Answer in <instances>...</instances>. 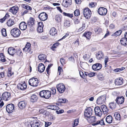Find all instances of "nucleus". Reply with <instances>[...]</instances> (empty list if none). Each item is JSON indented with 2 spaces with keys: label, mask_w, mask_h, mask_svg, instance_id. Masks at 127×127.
<instances>
[{
  "label": "nucleus",
  "mask_w": 127,
  "mask_h": 127,
  "mask_svg": "<svg viewBox=\"0 0 127 127\" xmlns=\"http://www.w3.org/2000/svg\"><path fill=\"white\" fill-rule=\"evenodd\" d=\"M51 93L48 90H43L40 92L39 95L42 97L49 99L51 97Z\"/></svg>",
  "instance_id": "obj_1"
},
{
  "label": "nucleus",
  "mask_w": 127,
  "mask_h": 127,
  "mask_svg": "<svg viewBox=\"0 0 127 127\" xmlns=\"http://www.w3.org/2000/svg\"><path fill=\"white\" fill-rule=\"evenodd\" d=\"M39 81L37 78L33 77L29 81V84L33 87H36L38 85Z\"/></svg>",
  "instance_id": "obj_2"
},
{
  "label": "nucleus",
  "mask_w": 127,
  "mask_h": 127,
  "mask_svg": "<svg viewBox=\"0 0 127 127\" xmlns=\"http://www.w3.org/2000/svg\"><path fill=\"white\" fill-rule=\"evenodd\" d=\"M10 33L13 37H17L20 36L21 34V32L18 28H15L11 30Z\"/></svg>",
  "instance_id": "obj_3"
},
{
  "label": "nucleus",
  "mask_w": 127,
  "mask_h": 127,
  "mask_svg": "<svg viewBox=\"0 0 127 127\" xmlns=\"http://www.w3.org/2000/svg\"><path fill=\"white\" fill-rule=\"evenodd\" d=\"M83 13L84 17L88 19L90 18L92 13L90 10L88 8H85L84 9Z\"/></svg>",
  "instance_id": "obj_4"
},
{
  "label": "nucleus",
  "mask_w": 127,
  "mask_h": 127,
  "mask_svg": "<svg viewBox=\"0 0 127 127\" xmlns=\"http://www.w3.org/2000/svg\"><path fill=\"white\" fill-rule=\"evenodd\" d=\"M106 97V96L105 95L99 96L97 99L96 101L97 103L98 104H103L105 102Z\"/></svg>",
  "instance_id": "obj_5"
},
{
  "label": "nucleus",
  "mask_w": 127,
  "mask_h": 127,
  "mask_svg": "<svg viewBox=\"0 0 127 127\" xmlns=\"http://www.w3.org/2000/svg\"><path fill=\"white\" fill-rule=\"evenodd\" d=\"M14 106L12 103L7 104L6 107V109L7 112L9 113H11L14 111Z\"/></svg>",
  "instance_id": "obj_6"
},
{
  "label": "nucleus",
  "mask_w": 127,
  "mask_h": 127,
  "mask_svg": "<svg viewBox=\"0 0 127 127\" xmlns=\"http://www.w3.org/2000/svg\"><path fill=\"white\" fill-rule=\"evenodd\" d=\"M57 88L58 91L60 93H63L65 89V87L64 85L62 83L58 84L57 86Z\"/></svg>",
  "instance_id": "obj_7"
},
{
  "label": "nucleus",
  "mask_w": 127,
  "mask_h": 127,
  "mask_svg": "<svg viewBox=\"0 0 127 127\" xmlns=\"http://www.w3.org/2000/svg\"><path fill=\"white\" fill-rule=\"evenodd\" d=\"M92 110L90 107H88L86 109L84 112L85 116L88 118L92 114Z\"/></svg>",
  "instance_id": "obj_8"
},
{
  "label": "nucleus",
  "mask_w": 127,
  "mask_h": 127,
  "mask_svg": "<svg viewBox=\"0 0 127 127\" xmlns=\"http://www.w3.org/2000/svg\"><path fill=\"white\" fill-rule=\"evenodd\" d=\"M97 12L98 14L101 15H105L107 14V10L105 8L100 7L98 8Z\"/></svg>",
  "instance_id": "obj_9"
},
{
  "label": "nucleus",
  "mask_w": 127,
  "mask_h": 127,
  "mask_svg": "<svg viewBox=\"0 0 127 127\" xmlns=\"http://www.w3.org/2000/svg\"><path fill=\"white\" fill-rule=\"evenodd\" d=\"M2 95L3 99L5 101L8 100L10 98V94L7 92L3 93Z\"/></svg>",
  "instance_id": "obj_10"
},
{
  "label": "nucleus",
  "mask_w": 127,
  "mask_h": 127,
  "mask_svg": "<svg viewBox=\"0 0 127 127\" xmlns=\"http://www.w3.org/2000/svg\"><path fill=\"white\" fill-rule=\"evenodd\" d=\"M38 18L40 20L44 21L48 18L47 14L45 12L40 13L38 15Z\"/></svg>",
  "instance_id": "obj_11"
},
{
  "label": "nucleus",
  "mask_w": 127,
  "mask_h": 127,
  "mask_svg": "<svg viewBox=\"0 0 127 127\" xmlns=\"http://www.w3.org/2000/svg\"><path fill=\"white\" fill-rule=\"evenodd\" d=\"M95 115L99 117H101L102 114V112L99 107L96 106L95 108Z\"/></svg>",
  "instance_id": "obj_12"
},
{
  "label": "nucleus",
  "mask_w": 127,
  "mask_h": 127,
  "mask_svg": "<svg viewBox=\"0 0 127 127\" xmlns=\"http://www.w3.org/2000/svg\"><path fill=\"white\" fill-rule=\"evenodd\" d=\"M124 100L125 98L124 96H119L117 97L115 101L118 104H121L124 102Z\"/></svg>",
  "instance_id": "obj_13"
},
{
  "label": "nucleus",
  "mask_w": 127,
  "mask_h": 127,
  "mask_svg": "<svg viewBox=\"0 0 127 127\" xmlns=\"http://www.w3.org/2000/svg\"><path fill=\"white\" fill-rule=\"evenodd\" d=\"M27 87V85L25 82L23 83L19 84L17 85L18 89L22 90H25Z\"/></svg>",
  "instance_id": "obj_14"
},
{
  "label": "nucleus",
  "mask_w": 127,
  "mask_h": 127,
  "mask_svg": "<svg viewBox=\"0 0 127 127\" xmlns=\"http://www.w3.org/2000/svg\"><path fill=\"white\" fill-rule=\"evenodd\" d=\"M27 105V102L26 101H20L18 104V107L21 109L24 108Z\"/></svg>",
  "instance_id": "obj_15"
},
{
  "label": "nucleus",
  "mask_w": 127,
  "mask_h": 127,
  "mask_svg": "<svg viewBox=\"0 0 127 127\" xmlns=\"http://www.w3.org/2000/svg\"><path fill=\"white\" fill-rule=\"evenodd\" d=\"M34 20L33 18L30 17L29 19L27 22V24L30 27V28H32V29L33 30V28L32 27V26L34 24Z\"/></svg>",
  "instance_id": "obj_16"
},
{
  "label": "nucleus",
  "mask_w": 127,
  "mask_h": 127,
  "mask_svg": "<svg viewBox=\"0 0 127 127\" xmlns=\"http://www.w3.org/2000/svg\"><path fill=\"white\" fill-rule=\"evenodd\" d=\"M16 51V50L13 47L9 48L8 50V53L10 55L13 56Z\"/></svg>",
  "instance_id": "obj_17"
},
{
  "label": "nucleus",
  "mask_w": 127,
  "mask_h": 127,
  "mask_svg": "<svg viewBox=\"0 0 127 127\" xmlns=\"http://www.w3.org/2000/svg\"><path fill=\"white\" fill-rule=\"evenodd\" d=\"M19 8L17 6H14L10 8L9 11L13 14H15L17 12Z\"/></svg>",
  "instance_id": "obj_18"
},
{
  "label": "nucleus",
  "mask_w": 127,
  "mask_h": 127,
  "mask_svg": "<svg viewBox=\"0 0 127 127\" xmlns=\"http://www.w3.org/2000/svg\"><path fill=\"white\" fill-rule=\"evenodd\" d=\"M45 67L44 64L41 63L39 64L37 68L38 71L40 73L43 72L45 70Z\"/></svg>",
  "instance_id": "obj_19"
},
{
  "label": "nucleus",
  "mask_w": 127,
  "mask_h": 127,
  "mask_svg": "<svg viewBox=\"0 0 127 127\" xmlns=\"http://www.w3.org/2000/svg\"><path fill=\"white\" fill-rule=\"evenodd\" d=\"M26 24L24 22H21L19 24V28L22 30H25L27 28Z\"/></svg>",
  "instance_id": "obj_20"
},
{
  "label": "nucleus",
  "mask_w": 127,
  "mask_h": 127,
  "mask_svg": "<svg viewBox=\"0 0 127 127\" xmlns=\"http://www.w3.org/2000/svg\"><path fill=\"white\" fill-rule=\"evenodd\" d=\"M96 56L98 60H101L103 58L104 55L102 51H100L96 53Z\"/></svg>",
  "instance_id": "obj_21"
},
{
  "label": "nucleus",
  "mask_w": 127,
  "mask_h": 127,
  "mask_svg": "<svg viewBox=\"0 0 127 127\" xmlns=\"http://www.w3.org/2000/svg\"><path fill=\"white\" fill-rule=\"evenodd\" d=\"M57 31L54 27H53L51 29L50 31V33L51 35L55 36L57 34Z\"/></svg>",
  "instance_id": "obj_22"
},
{
  "label": "nucleus",
  "mask_w": 127,
  "mask_h": 127,
  "mask_svg": "<svg viewBox=\"0 0 127 127\" xmlns=\"http://www.w3.org/2000/svg\"><path fill=\"white\" fill-rule=\"evenodd\" d=\"M99 124L101 126L105 125L103 119H102L100 121L98 120L97 121L96 123H93L92 125L93 126H95Z\"/></svg>",
  "instance_id": "obj_23"
},
{
  "label": "nucleus",
  "mask_w": 127,
  "mask_h": 127,
  "mask_svg": "<svg viewBox=\"0 0 127 127\" xmlns=\"http://www.w3.org/2000/svg\"><path fill=\"white\" fill-rule=\"evenodd\" d=\"M92 34V32H91L88 31L85 32L83 34V36L86 37L87 39H89Z\"/></svg>",
  "instance_id": "obj_24"
},
{
  "label": "nucleus",
  "mask_w": 127,
  "mask_h": 127,
  "mask_svg": "<svg viewBox=\"0 0 127 127\" xmlns=\"http://www.w3.org/2000/svg\"><path fill=\"white\" fill-rule=\"evenodd\" d=\"M101 108L102 112H103L104 113L106 114L108 113V109L106 105H102L101 106Z\"/></svg>",
  "instance_id": "obj_25"
},
{
  "label": "nucleus",
  "mask_w": 127,
  "mask_h": 127,
  "mask_svg": "<svg viewBox=\"0 0 127 127\" xmlns=\"http://www.w3.org/2000/svg\"><path fill=\"white\" fill-rule=\"evenodd\" d=\"M120 42L122 45L127 46V39L124 37H122L121 39Z\"/></svg>",
  "instance_id": "obj_26"
},
{
  "label": "nucleus",
  "mask_w": 127,
  "mask_h": 127,
  "mask_svg": "<svg viewBox=\"0 0 127 127\" xmlns=\"http://www.w3.org/2000/svg\"><path fill=\"white\" fill-rule=\"evenodd\" d=\"M123 79L122 78H119L115 80V84L116 85H121L123 83Z\"/></svg>",
  "instance_id": "obj_27"
},
{
  "label": "nucleus",
  "mask_w": 127,
  "mask_h": 127,
  "mask_svg": "<svg viewBox=\"0 0 127 127\" xmlns=\"http://www.w3.org/2000/svg\"><path fill=\"white\" fill-rule=\"evenodd\" d=\"M38 99L37 96L35 94L32 95L31 97V101L32 102H34L37 101Z\"/></svg>",
  "instance_id": "obj_28"
},
{
  "label": "nucleus",
  "mask_w": 127,
  "mask_h": 127,
  "mask_svg": "<svg viewBox=\"0 0 127 127\" xmlns=\"http://www.w3.org/2000/svg\"><path fill=\"white\" fill-rule=\"evenodd\" d=\"M106 121L108 124H110L112 123L113 121V119L112 116L110 115L107 116L106 118Z\"/></svg>",
  "instance_id": "obj_29"
},
{
  "label": "nucleus",
  "mask_w": 127,
  "mask_h": 127,
  "mask_svg": "<svg viewBox=\"0 0 127 127\" xmlns=\"http://www.w3.org/2000/svg\"><path fill=\"white\" fill-rule=\"evenodd\" d=\"M31 46L30 43L29 42L27 43L25 47L23 49V50L25 51L26 52L30 50Z\"/></svg>",
  "instance_id": "obj_30"
},
{
  "label": "nucleus",
  "mask_w": 127,
  "mask_h": 127,
  "mask_svg": "<svg viewBox=\"0 0 127 127\" xmlns=\"http://www.w3.org/2000/svg\"><path fill=\"white\" fill-rule=\"evenodd\" d=\"M15 24V22L14 20H12L11 19H9L7 21V24L9 27H11Z\"/></svg>",
  "instance_id": "obj_31"
},
{
  "label": "nucleus",
  "mask_w": 127,
  "mask_h": 127,
  "mask_svg": "<svg viewBox=\"0 0 127 127\" xmlns=\"http://www.w3.org/2000/svg\"><path fill=\"white\" fill-rule=\"evenodd\" d=\"M41 122L39 121L33 122L31 125V127H38L40 125Z\"/></svg>",
  "instance_id": "obj_32"
},
{
  "label": "nucleus",
  "mask_w": 127,
  "mask_h": 127,
  "mask_svg": "<svg viewBox=\"0 0 127 127\" xmlns=\"http://www.w3.org/2000/svg\"><path fill=\"white\" fill-rule=\"evenodd\" d=\"M47 108L49 109L55 110L58 109L59 107L55 105H48L47 106Z\"/></svg>",
  "instance_id": "obj_33"
},
{
  "label": "nucleus",
  "mask_w": 127,
  "mask_h": 127,
  "mask_svg": "<svg viewBox=\"0 0 127 127\" xmlns=\"http://www.w3.org/2000/svg\"><path fill=\"white\" fill-rule=\"evenodd\" d=\"M22 7L28 10H31L32 8L29 5L26 4H23L22 5Z\"/></svg>",
  "instance_id": "obj_34"
},
{
  "label": "nucleus",
  "mask_w": 127,
  "mask_h": 127,
  "mask_svg": "<svg viewBox=\"0 0 127 127\" xmlns=\"http://www.w3.org/2000/svg\"><path fill=\"white\" fill-rule=\"evenodd\" d=\"M62 16L60 15H56L55 17V20L58 22H59L61 21Z\"/></svg>",
  "instance_id": "obj_35"
},
{
  "label": "nucleus",
  "mask_w": 127,
  "mask_h": 127,
  "mask_svg": "<svg viewBox=\"0 0 127 127\" xmlns=\"http://www.w3.org/2000/svg\"><path fill=\"white\" fill-rule=\"evenodd\" d=\"M46 56L44 54H41L39 55L38 57L39 59L40 60H44L46 58Z\"/></svg>",
  "instance_id": "obj_36"
},
{
  "label": "nucleus",
  "mask_w": 127,
  "mask_h": 127,
  "mask_svg": "<svg viewBox=\"0 0 127 127\" xmlns=\"http://www.w3.org/2000/svg\"><path fill=\"white\" fill-rule=\"evenodd\" d=\"M109 106L110 108L113 109L116 107V103L114 102H112L109 104Z\"/></svg>",
  "instance_id": "obj_37"
},
{
  "label": "nucleus",
  "mask_w": 127,
  "mask_h": 127,
  "mask_svg": "<svg viewBox=\"0 0 127 127\" xmlns=\"http://www.w3.org/2000/svg\"><path fill=\"white\" fill-rule=\"evenodd\" d=\"M122 31L121 30H120L117 31L114 33H113L112 35L114 36H117L120 35L122 33Z\"/></svg>",
  "instance_id": "obj_38"
},
{
  "label": "nucleus",
  "mask_w": 127,
  "mask_h": 127,
  "mask_svg": "<svg viewBox=\"0 0 127 127\" xmlns=\"http://www.w3.org/2000/svg\"><path fill=\"white\" fill-rule=\"evenodd\" d=\"M71 25L70 21H69L65 20L64 23V26L66 27H68L70 26Z\"/></svg>",
  "instance_id": "obj_39"
},
{
  "label": "nucleus",
  "mask_w": 127,
  "mask_h": 127,
  "mask_svg": "<svg viewBox=\"0 0 127 127\" xmlns=\"http://www.w3.org/2000/svg\"><path fill=\"white\" fill-rule=\"evenodd\" d=\"M114 116L115 119L117 120H120L121 116L120 114L117 112H116L114 114Z\"/></svg>",
  "instance_id": "obj_40"
},
{
  "label": "nucleus",
  "mask_w": 127,
  "mask_h": 127,
  "mask_svg": "<svg viewBox=\"0 0 127 127\" xmlns=\"http://www.w3.org/2000/svg\"><path fill=\"white\" fill-rule=\"evenodd\" d=\"M59 44H60L58 42L54 44L51 47V49L52 50L54 51L55 49L54 48H56L58 46Z\"/></svg>",
  "instance_id": "obj_41"
},
{
  "label": "nucleus",
  "mask_w": 127,
  "mask_h": 127,
  "mask_svg": "<svg viewBox=\"0 0 127 127\" xmlns=\"http://www.w3.org/2000/svg\"><path fill=\"white\" fill-rule=\"evenodd\" d=\"M125 68L124 67H122L121 68H117L114 69L113 71L115 72H119L123 70Z\"/></svg>",
  "instance_id": "obj_42"
},
{
  "label": "nucleus",
  "mask_w": 127,
  "mask_h": 127,
  "mask_svg": "<svg viewBox=\"0 0 127 127\" xmlns=\"http://www.w3.org/2000/svg\"><path fill=\"white\" fill-rule=\"evenodd\" d=\"M97 78L99 80L102 81L103 80L104 77L102 74L100 73L97 75Z\"/></svg>",
  "instance_id": "obj_43"
},
{
  "label": "nucleus",
  "mask_w": 127,
  "mask_h": 127,
  "mask_svg": "<svg viewBox=\"0 0 127 127\" xmlns=\"http://www.w3.org/2000/svg\"><path fill=\"white\" fill-rule=\"evenodd\" d=\"M2 35L4 36L5 37L7 36L6 30L5 29L3 28L1 30Z\"/></svg>",
  "instance_id": "obj_44"
},
{
  "label": "nucleus",
  "mask_w": 127,
  "mask_h": 127,
  "mask_svg": "<svg viewBox=\"0 0 127 127\" xmlns=\"http://www.w3.org/2000/svg\"><path fill=\"white\" fill-rule=\"evenodd\" d=\"M88 119L90 121L92 122H95L96 121V118L95 116H90L89 117Z\"/></svg>",
  "instance_id": "obj_45"
},
{
  "label": "nucleus",
  "mask_w": 127,
  "mask_h": 127,
  "mask_svg": "<svg viewBox=\"0 0 127 127\" xmlns=\"http://www.w3.org/2000/svg\"><path fill=\"white\" fill-rule=\"evenodd\" d=\"M79 119H75L74 120L73 124L72 125V127H74L77 126L79 123Z\"/></svg>",
  "instance_id": "obj_46"
},
{
  "label": "nucleus",
  "mask_w": 127,
  "mask_h": 127,
  "mask_svg": "<svg viewBox=\"0 0 127 127\" xmlns=\"http://www.w3.org/2000/svg\"><path fill=\"white\" fill-rule=\"evenodd\" d=\"M63 15L65 16L71 18L73 17V14L69 13H67L65 12H64L63 13Z\"/></svg>",
  "instance_id": "obj_47"
},
{
  "label": "nucleus",
  "mask_w": 127,
  "mask_h": 127,
  "mask_svg": "<svg viewBox=\"0 0 127 127\" xmlns=\"http://www.w3.org/2000/svg\"><path fill=\"white\" fill-rule=\"evenodd\" d=\"M58 100V102L60 103H64L66 102V101H67L66 99L64 98H59Z\"/></svg>",
  "instance_id": "obj_48"
},
{
  "label": "nucleus",
  "mask_w": 127,
  "mask_h": 127,
  "mask_svg": "<svg viewBox=\"0 0 127 127\" xmlns=\"http://www.w3.org/2000/svg\"><path fill=\"white\" fill-rule=\"evenodd\" d=\"M109 58L107 56H106L104 60V64L105 67H106L107 66V63L108 62Z\"/></svg>",
  "instance_id": "obj_49"
},
{
  "label": "nucleus",
  "mask_w": 127,
  "mask_h": 127,
  "mask_svg": "<svg viewBox=\"0 0 127 127\" xmlns=\"http://www.w3.org/2000/svg\"><path fill=\"white\" fill-rule=\"evenodd\" d=\"M9 16V15L8 14H6L3 18L0 19V22L2 23L6 19L7 17H8Z\"/></svg>",
  "instance_id": "obj_50"
},
{
  "label": "nucleus",
  "mask_w": 127,
  "mask_h": 127,
  "mask_svg": "<svg viewBox=\"0 0 127 127\" xmlns=\"http://www.w3.org/2000/svg\"><path fill=\"white\" fill-rule=\"evenodd\" d=\"M74 15L76 16H78L80 15V10L79 9H76L74 12Z\"/></svg>",
  "instance_id": "obj_51"
},
{
  "label": "nucleus",
  "mask_w": 127,
  "mask_h": 127,
  "mask_svg": "<svg viewBox=\"0 0 127 127\" xmlns=\"http://www.w3.org/2000/svg\"><path fill=\"white\" fill-rule=\"evenodd\" d=\"M1 55L2 56V57L1 55L0 54V60H1L2 62H4L6 61V60L4 58V57H5L2 54Z\"/></svg>",
  "instance_id": "obj_52"
},
{
  "label": "nucleus",
  "mask_w": 127,
  "mask_h": 127,
  "mask_svg": "<svg viewBox=\"0 0 127 127\" xmlns=\"http://www.w3.org/2000/svg\"><path fill=\"white\" fill-rule=\"evenodd\" d=\"M63 5L65 7H68V5H70L65 0L64 1V0L63 2Z\"/></svg>",
  "instance_id": "obj_53"
},
{
  "label": "nucleus",
  "mask_w": 127,
  "mask_h": 127,
  "mask_svg": "<svg viewBox=\"0 0 127 127\" xmlns=\"http://www.w3.org/2000/svg\"><path fill=\"white\" fill-rule=\"evenodd\" d=\"M102 67V65L100 63H97V67L96 70H100Z\"/></svg>",
  "instance_id": "obj_54"
},
{
  "label": "nucleus",
  "mask_w": 127,
  "mask_h": 127,
  "mask_svg": "<svg viewBox=\"0 0 127 127\" xmlns=\"http://www.w3.org/2000/svg\"><path fill=\"white\" fill-rule=\"evenodd\" d=\"M7 75L8 77L10 76L13 74V73L12 72L11 70L9 69H8V71L7 72Z\"/></svg>",
  "instance_id": "obj_55"
},
{
  "label": "nucleus",
  "mask_w": 127,
  "mask_h": 127,
  "mask_svg": "<svg viewBox=\"0 0 127 127\" xmlns=\"http://www.w3.org/2000/svg\"><path fill=\"white\" fill-rule=\"evenodd\" d=\"M43 28L42 27H38L37 29L38 32H43Z\"/></svg>",
  "instance_id": "obj_56"
},
{
  "label": "nucleus",
  "mask_w": 127,
  "mask_h": 127,
  "mask_svg": "<svg viewBox=\"0 0 127 127\" xmlns=\"http://www.w3.org/2000/svg\"><path fill=\"white\" fill-rule=\"evenodd\" d=\"M96 73L94 72H91L89 73L88 76L90 77H92L95 76Z\"/></svg>",
  "instance_id": "obj_57"
},
{
  "label": "nucleus",
  "mask_w": 127,
  "mask_h": 127,
  "mask_svg": "<svg viewBox=\"0 0 127 127\" xmlns=\"http://www.w3.org/2000/svg\"><path fill=\"white\" fill-rule=\"evenodd\" d=\"M97 67V63L93 64L92 66V68L93 70L95 71H96L97 70L96 68Z\"/></svg>",
  "instance_id": "obj_58"
},
{
  "label": "nucleus",
  "mask_w": 127,
  "mask_h": 127,
  "mask_svg": "<svg viewBox=\"0 0 127 127\" xmlns=\"http://www.w3.org/2000/svg\"><path fill=\"white\" fill-rule=\"evenodd\" d=\"M83 58L85 60H87L89 58V55L86 54L83 55Z\"/></svg>",
  "instance_id": "obj_59"
},
{
  "label": "nucleus",
  "mask_w": 127,
  "mask_h": 127,
  "mask_svg": "<svg viewBox=\"0 0 127 127\" xmlns=\"http://www.w3.org/2000/svg\"><path fill=\"white\" fill-rule=\"evenodd\" d=\"M65 60L63 58L61 59L60 62L62 65L63 66L65 64Z\"/></svg>",
  "instance_id": "obj_60"
},
{
  "label": "nucleus",
  "mask_w": 127,
  "mask_h": 127,
  "mask_svg": "<svg viewBox=\"0 0 127 127\" xmlns=\"http://www.w3.org/2000/svg\"><path fill=\"white\" fill-rule=\"evenodd\" d=\"M64 112V110L63 109H61L59 111L57 110L56 111V113L58 114H61L63 113Z\"/></svg>",
  "instance_id": "obj_61"
},
{
  "label": "nucleus",
  "mask_w": 127,
  "mask_h": 127,
  "mask_svg": "<svg viewBox=\"0 0 127 127\" xmlns=\"http://www.w3.org/2000/svg\"><path fill=\"white\" fill-rule=\"evenodd\" d=\"M51 124L52 123L50 122H45V127H48L49 126L51 125Z\"/></svg>",
  "instance_id": "obj_62"
},
{
  "label": "nucleus",
  "mask_w": 127,
  "mask_h": 127,
  "mask_svg": "<svg viewBox=\"0 0 127 127\" xmlns=\"http://www.w3.org/2000/svg\"><path fill=\"white\" fill-rule=\"evenodd\" d=\"M52 94L53 95L55 94L56 92V90L55 88H52L51 89Z\"/></svg>",
  "instance_id": "obj_63"
},
{
  "label": "nucleus",
  "mask_w": 127,
  "mask_h": 127,
  "mask_svg": "<svg viewBox=\"0 0 127 127\" xmlns=\"http://www.w3.org/2000/svg\"><path fill=\"white\" fill-rule=\"evenodd\" d=\"M102 29L99 28H98L97 29H96L95 30V31L96 32H97L98 33H100L102 31Z\"/></svg>",
  "instance_id": "obj_64"
}]
</instances>
